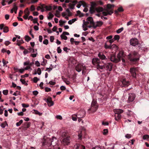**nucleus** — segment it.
<instances>
[{
	"mask_svg": "<svg viewBox=\"0 0 149 149\" xmlns=\"http://www.w3.org/2000/svg\"><path fill=\"white\" fill-rule=\"evenodd\" d=\"M57 140L56 138L55 137H53L52 140L49 138H47V139H44V141L42 143V146H44L45 145L48 146H49L51 145H52L53 146H54L57 144Z\"/></svg>",
	"mask_w": 149,
	"mask_h": 149,
	"instance_id": "nucleus-1",
	"label": "nucleus"
},
{
	"mask_svg": "<svg viewBox=\"0 0 149 149\" xmlns=\"http://www.w3.org/2000/svg\"><path fill=\"white\" fill-rule=\"evenodd\" d=\"M83 24L82 25L83 29L84 31H86L87 30V28H86V26H87L88 25H93V19L91 17H89L86 19V21L85 20H83Z\"/></svg>",
	"mask_w": 149,
	"mask_h": 149,
	"instance_id": "nucleus-2",
	"label": "nucleus"
},
{
	"mask_svg": "<svg viewBox=\"0 0 149 149\" xmlns=\"http://www.w3.org/2000/svg\"><path fill=\"white\" fill-rule=\"evenodd\" d=\"M114 6L113 5L110 4H107V8L102 12L103 15L105 16L107 15H111L113 13V11L112 10L110 9L111 8H113Z\"/></svg>",
	"mask_w": 149,
	"mask_h": 149,
	"instance_id": "nucleus-3",
	"label": "nucleus"
},
{
	"mask_svg": "<svg viewBox=\"0 0 149 149\" xmlns=\"http://www.w3.org/2000/svg\"><path fill=\"white\" fill-rule=\"evenodd\" d=\"M138 54V53L135 51L132 52L128 55V57L130 61L132 62H136L139 60V58H136L134 57Z\"/></svg>",
	"mask_w": 149,
	"mask_h": 149,
	"instance_id": "nucleus-4",
	"label": "nucleus"
},
{
	"mask_svg": "<svg viewBox=\"0 0 149 149\" xmlns=\"http://www.w3.org/2000/svg\"><path fill=\"white\" fill-rule=\"evenodd\" d=\"M98 106L96 101L93 100L91 103V107L89 109L91 111L92 113L95 112L98 108Z\"/></svg>",
	"mask_w": 149,
	"mask_h": 149,
	"instance_id": "nucleus-5",
	"label": "nucleus"
},
{
	"mask_svg": "<svg viewBox=\"0 0 149 149\" xmlns=\"http://www.w3.org/2000/svg\"><path fill=\"white\" fill-rule=\"evenodd\" d=\"M110 59L111 61L115 63H118L120 61V59H118L117 58V56L116 57V55L114 54L111 55Z\"/></svg>",
	"mask_w": 149,
	"mask_h": 149,
	"instance_id": "nucleus-6",
	"label": "nucleus"
},
{
	"mask_svg": "<svg viewBox=\"0 0 149 149\" xmlns=\"http://www.w3.org/2000/svg\"><path fill=\"white\" fill-rule=\"evenodd\" d=\"M97 6V4L94 2L91 3V7L90 8V12L91 13H93L95 12V7Z\"/></svg>",
	"mask_w": 149,
	"mask_h": 149,
	"instance_id": "nucleus-7",
	"label": "nucleus"
},
{
	"mask_svg": "<svg viewBox=\"0 0 149 149\" xmlns=\"http://www.w3.org/2000/svg\"><path fill=\"white\" fill-rule=\"evenodd\" d=\"M129 96L128 100H127V102L128 103H130V102L133 101L135 97V94L132 93H130L129 94Z\"/></svg>",
	"mask_w": 149,
	"mask_h": 149,
	"instance_id": "nucleus-8",
	"label": "nucleus"
},
{
	"mask_svg": "<svg viewBox=\"0 0 149 149\" xmlns=\"http://www.w3.org/2000/svg\"><path fill=\"white\" fill-rule=\"evenodd\" d=\"M92 63L96 67L101 63L99 59L98 58H93L92 59Z\"/></svg>",
	"mask_w": 149,
	"mask_h": 149,
	"instance_id": "nucleus-9",
	"label": "nucleus"
},
{
	"mask_svg": "<svg viewBox=\"0 0 149 149\" xmlns=\"http://www.w3.org/2000/svg\"><path fill=\"white\" fill-rule=\"evenodd\" d=\"M130 44L133 46H135L138 44V40L136 38H132L130 40Z\"/></svg>",
	"mask_w": 149,
	"mask_h": 149,
	"instance_id": "nucleus-10",
	"label": "nucleus"
},
{
	"mask_svg": "<svg viewBox=\"0 0 149 149\" xmlns=\"http://www.w3.org/2000/svg\"><path fill=\"white\" fill-rule=\"evenodd\" d=\"M103 22L102 21H97L96 22H93V28L95 29L97 27H100L103 24Z\"/></svg>",
	"mask_w": 149,
	"mask_h": 149,
	"instance_id": "nucleus-11",
	"label": "nucleus"
},
{
	"mask_svg": "<svg viewBox=\"0 0 149 149\" xmlns=\"http://www.w3.org/2000/svg\"><path fill=\"white\" fill-rule=\"evenodd\" d=\"M117 56V58H118V59H120V61L121 58H125V57L126 55L123 51H120L118 53Z\"/></svg>",
	"mask_w": 149,
	"mask_h": 149,
	"instance_id": "nucleus-12",
	"label": "nucleus"
},
{
	"mask_svg": "<svg viewBox=\"0 0 149 149\" xmlns=\"http://www.w3.org/2000/svg\"><path fill=\"white\" fill-rule=\"evenodd\" d=\"M136 68H131L130 69V72L132 76L133 77H136Z\"/></svg>",
	"mask_w": 149,
	"mask_h": 149,
	"instance_id": "nucleus-13",
	"label": "nucleus"
},
{
	"mask_svg": "<svg viewBox=\"0 0 149 149\" xmlns=\"http://www.w3.org/2000/svg\"><path fill=\"white\" fill-rule=\"evenodd\" d=\"M104 66L105 68H106L107 70L111 71L112 70L113 65L111 63H108Z\"/></svg>",
	"mask_w": 149,
	"mask_h": 149,
	"instance_id": "nucleus-14",
	"label": "nucleus"
},
{
	"mask_svg": "<svg viewBox=\"0 0 149 149\" xmlns=\"http://www.w3.org/2000/svg\"><path fill=\"white\" fill-rule=\"evenodd\" d=\"M122 83L123 86L125 87H127L130 84V82L126 79H124L122 80Z\"/></svg>",
	"mask_w": 149,
	"mask_h": 149,
	"instance_id": "nucleus-15",
	"label": "nucleus"
},
{
	"mask_svg": "<svg viewBox=\"0 0 149 149\" xmlns=\"http://www.w3.org/2000/svg\"><path fill=\"white\" fill-rule=\"evenodd\" d=\"M85 115L84 111H81L79 112L77 114L75 115L78 118H81L84 117Z\"/></svg>",
	"mask_w": 149,
	"mask_h": 149,
	"instance_id": "nucleus-16",
	"label": "nucleus"
},
{
	"mask_svg": "<svg viewBox=\"0 0 149 149\" xmlns=\"http://www.w3.org/2000/svg\"><path fill=\"white\" fill-rule=\"evenodd\" d=\"M70 143V137L64 138L63 140V143L64 145H68Z\"/></svg>",
	"mask_w": 149,
	"mask_h": 149,
	"instance_id": "nucleus-17",
	"label": "nucleus"
},
{
	"mask_svg": "<svg viewBox=\"0 0 149 149\" xmlns=\"http://www.w3.org/2000/svg\"><path fill=\"white\" fill-rule=\"evenodd\" d=\"M71 1L72 2L70 3L69 5V8L71 9H73L74 6L77 2V0H74L73 1Z\"/></svg>",
	"mask_w": 149,
	"mask_h": 149,
	"instance_id": "nucleus-18",
	"label": "nucleus"
},
{
	"mask_svg": "<svg viewBox=\"0 0 149 149\" xmlns=\"http://www.w3.org/2000/svg\"><path fill=\"white\" fill-rule=\"evenodd\" d=\"M47 102L48 103L49 106L51 107L54 105V102L52 101V98L50 97H48L47 100Z\"/></svg>",
	"mask_w": 149,
	"mask_h": 149,
	"instance_id": "nucleus-19",
	"label": "nucleus"
},
{
	"mask_svg": "<svg viewBox=\"0 0 149 149\" xmlns=\"http://www.w3.org/2000/svg\"><path fill=\"white\" fill-rule=\"evenodd\" d=\"M82 67H83V64H78L76 67V70L78 72H79L81 71Z\"/></svg>",
	"mask_w": 149,
	"mask_h": 149,
	"instance_id": "nucleus-20",
	"label": "nucleus"
},
{
	"mask_svg": "<svg viewBox=\"0 0 149 149\" xmlns=\"http://www.w3.org/2000/svg\"><path fill=\"white\" fill-rule=\"evenodd\" d=\"M114 112L115 114H120L123 112V110L119 109H116L114 110Z\"/></svg>",
	"mask_w": 149,
	"mask_h": 149,
	"instance_id": "nucleus-21",
	"label": "nucleus"
},
{
	"mask_svg": "<svg viewBox=\"0 0 149 149\" xmlns=\"http://www.w3.org/2000/svg\"><path fill=\"white\" fill-rule=\"evenodd\" d=\"M98 57L102 60H104L106 58V56L100 52L98 54Z\"/></svg>",
	"mask_w": 149,
	"mask_h": 149,
	"instance_id": "nucleus-22",
	"label": "nucleus"
},
{
	"mask_svg": "<svg viewBox=\"0 0 149 149\" xmlns=\"http://www.w3.org/2000/svg\"><path fill=\"white\" fill-rule=\"evenodd\" d=\"M115 119L116 120H118L121 118V115L120 114H115Z\"/></svg>",
	"mask_w": 149,
	"mask_h": 149,
	"instance_id": "nucleus-23",
	"label": "nucleus"
},
{
	"mask_svg": "<svg viewBox=\"0 0 149 149\" xmlns=\"http://www.w3.org/2000/svg\"><path fill=\"white\" fill-rule=\"evenodd\" d=\"M118 47L115 44H113L112 45H111L110 49H112L115 51L118 50Z\"/></svg>",
	"mask_w": 149,
	"mask_h": 149,
	"instance_id": "nucleus-24",
	"label": "nucleus"
},
{
	"mask_svg": "<svg viewBox=\"0 0 149 149\" xmlns=\"http://www.w3.org/2000/svg\"><path fill=\"white\" fill-rule=\"evenodd\" d=\"M100 64H99V65H97L96 67L97 69L100 70L105 68L104 65H100Z\"/></svg>",
	"mask_w": 149,
	"mask_h": 149,
	"instance_id": "nucleus-25",
	"label": "nucleus"
},
{
	"mask_svg": "<svg viewBox=\"0 0 149 149\" xmlns=\"http://www.w3.org/2000/svg\"><path fill=\"white\" fill-rule=\"evenodd\" d=\"M103 8L102 7H98L95 8V12L97 11V12H102L103 11Z\"/></svg>",
	"mask_w": 149,
	"mask_h": 149,
	"instance_id": "nucleus-26",
	"label": "nucleus"
},
{
	"mask_svg": "<svg viewBox=\"0 0 149 149\" xmlns=\"http://www.w3.org/2000/svg\"><path fill=\"white\" fill-rule=\"evenodd\" d=\"M33 63H30L29 60H28L27 61L25 62L24 63V65H32Z\"/></svg>",
	"mask_w": 149,
	"mask_h": 149,
	"instance_id": "nucleus-27",
	"label": "nucleus"
},
{
	"mask_svg": "<svg viewBox=\"0 0 149 149\" xmlns=\"http://www.w3.org/2000/svg\"><path fill=\"white\" fill-rule=\"evenodd\" d=\"M77 20V19L76 18H74L72 19V20H70L68 21V24H71L76 21Z\"/></svg>",
	"mask_w": 149,
	"mask_h": 149,
	"instance_id": "nucleus-28",
	"label": "nucleus"
},
{
	"mask_svg": "<svg viewBox=\"0 0 149 149\" xmlns=\"http://www.w3.org/2000/svg\"><path fill=\"white\" fill-rule=\"evenodd\" d=\"M54 16V15L51 13L49 12V16H47L48 19H52Z\"/></svg>",
	"mask_w": 149,
	"mask_h": 149,
	"instance_id": "nucleus-29",
	"label": "nucleus"
},
{
	"mask_svg": "<svg viewBox=\"0 0 149 149\" xmlns=\"http://www.w3.org/2000/svg\"><path fill=\"white\" fill-rule=\"evenodd\" d=\"M25 15H29L30 14V12L29 11L28 8H26L24 11Z\"/></svg>",
	"mask_w": 149,
	"mask_h": 149,
	"instance_id": "nucleus-30",
	"label": "nucleus"
},
{
	"mask_svg": "<svg viewBox=\"0 0 149 149\" xmlns=\"http://www.w3.org/2000/svg\"><path fill=\"white\" fill-rule=\"evenodd\" d=\"M41 7L43 8H45L47 10H50L51 9V7H48L47 6H45V5L43 4L42 5Z\"/></svg>",
	"mask_w": 149,
	"mask_h": 149,
	"instance_id": "nucleus-31",
	"label": "nucleus"
},
{
	"mask_svg": "<svg viewBox=\"0 0 149 149\" xmlns=\"http://www.w3.org/2000/svg\"><path fill=\"white\" fill-rule=\"evenodd\" d=\"M6 125H8L6 121H5L4 123H1V126L2 128H4Z\"/></svg>",
	"mask_w": 149,
	"mask_h": 149,
	"instance_id": "nucleus-32",
	"label": "nucleus"
},
{
	"mask_svg": "<svg viewBox=\"0 0 149 149\" xmlns=\"http://www.w3.org/2000/svg\"><path fill=\"white\" fill-rule=\"evenodd\" d=\"M124 10L123 8L122 7H120L118 9V10H115V13H117L118 12H123Z\"/></svg>",
	"mask_w": 149,
	"mask_h": 149,
	"instance_id": "nucleus-33",
	"label": "nucleus"
},
{
	"mask_svg": "<svg viewBox=\"0 0 149 149\" xmlns=\"http://www.w3.org/2000/svg\"><path fill=\"white\" fill-rule=\"evenodd\" d=\"M36 51L35 52V53L34 54H31L30 56L33 57L35 58L36 57L37 55L38 54V53L37 52V50L36 49Z\"/></svg>",
	"mask_w": 149,
	"mask_h": 149,
	"instance_id": "nucleus-34",
	"label": "nucleus"
},
{
	"mask_svg": "<svg viewBox=\"0 0 149 149\" xmlns=\"http://www.w3.org/2000/svg\"><path fill=\"white\" fill-rule=\"evenodd\" d=\"M3 30V32L5 33H7L9 31V28L7 26H5Z\"/></svg>",
	"mask_w": 149,
	"mask_h": 149,
	"instance_id": "nucleus-35",
	"label": "nucleus"
},
{
	"mask_svg": "<svg viewBox=\"0 0 149 149\" xmlns=\"http://www.w3.org/2000/svg\"><path fill=\"white\" fill-rule=\"evenodd\" d=\"M149 138V135L148 134H145L143 136V140H148Z\"/></svg>",
	"mask_w": 149,
	"mask_h": 149,
	"instance_id": "nucleus-36",
	"label": "nucleus"
},
{
	"mask_svg": "<svg viewBox=\"0 0 149 149\" xmlns=\"http://www.w3.org/2000/svg\"><path fill=\"white\" fill-rule=\"evenodd\" d=\"M30 125V123L29 122H26L24 124V127L26 128H28Z\"/></svg>",
	"mask_w": 149,
	"mask_h": 149,
	"instance_id": "nucleus-37",
	"label": "nucleus"
},
{
	"mask_svg": "<svg viewBox=\"0 0 149 149\" xmlns=\"http://www.w3.org/2000/svg\"><path fill=\"white\" fill-rule=\"evenodd\" d=\"M61 37L62 39L65 40L67 39V37L63 33L61 35Z\"/></svg>",
	"mask_w": 149,
	"mask_h": 149,
	"instance_id": "nucleus-38",
	"label": "nucleus"
},
{
	"mask_svg": "<svg viewBox=\"0 0 149 149\" xmlns=\"http://www.w3.org/2000/svg\"><path fill=\"white\" fill-rule=\"evenodd\" d=\"M123 28L122 27L117 30L116 31V32L117 33H120L122 31H123Z\"/></svg>",
	"mask_w": 149,
	"mask_h": 149,
	"instance_id": "nucleus-39",
	"label": "nucleus"
},
{
	"mask_svg": "<svg viewBox=\"0 0 149 149\" xmlns=\"http://www.w3.org/2000/svg\"><path fill=\"white\" fill-rule=\"evenodd\" d=\"M120 39V36L118 35H115L113 39L114 40H118Z\"/></svg>",
	"mask_w": 149,
	"mask_h": 149,
	"instance_id": "nucleus-40",
	"label": "nucleus"
},
{
	"mask_svg": "<svg viewBox=\"0 0 149 149\" xmlns=\"http://www.w3.org/2000/svg\"><path fill=\"white\" fill-rule=\"evenodd\" d=\"M20 81L21 82L22 84H25L26 86L28 85L27 83L26 82V81L25 80L21 79H20Z\"/></svg>",
	"mask_w": 149,
	"mask_h": 149,
	"instance_id": "nucleus-41",
	"label": "nucleus"
},
{
	"mask_svg": "<svg viewBox=\"0 0 149 149\" xmlns=\"http://www.w3.org/2000/svg\"><path fill=\"white\" fill-rule=\"evenodd\" d=\"M80 146H81V145L79 144H76L74 145V147L76 149H80Z\"/></svg>",
	"mask_w": 149,
	"mask_h": 149,
	"instance_id": "nucleus-42",
	"label": "nucleus"
},
{
	"mask_svg": "<svg viewBox=\"0 0 149 149\" xmlns=\"http://www.w3.org/2000/svg\"><path fill=\"white\" fill-rule=\"evenodd\" d=\"M25 38V40L27 42H29L31 39V38L28 36H26Z\"/></svg>",
	"mask_w": 149,
	"mask_h": 149,
	"instance_id": "nucleus-43",
	"label": "nucleus"
},
{
	"mask_svg": "<svg viewBox=\"0 0 149 149\" xmlns=\"http://www.w3.org/2000/svg\"><path fill=\"white\" fill-rule=\"evenodd\" d=\"M23 122V120H20V121L16 123V125L18 127L20 126L21 124Z\"/></svg>",
	"mask_w": 149,
	"mask_h": 149,
	"instance_id": "nucleus-44",
	"label": "nucleus"
},
{
	"mask_svg": "<svg viewBox=\"0 0 149 149\" xmlns=\"http://www.w3.org/2000/svg\"><path fill=\"white\" fill-rule=\"evenodd\" d=\"M31 2H28L27 3L28 4H29L31 3H36L38 1V0H31Z\"/></svg>",
	"mask_w": 149,
	"mask_h": 149,
	"instance_id": "nucleus-45",
	"label": "nucleus"
},
{
	"mask_svg": "<svg viewBox=\"0 0 149 149\" xmlns=\"http://www.w3.org/2000/svg\"><path fill=\"white\" fill-rule=\"evenodd\" d=\"M32 21H33V22L34 23H37L38 25H39V23L38 22V19L37 18H35L34 19H33Z\"/></svg>",
	"mask_w": 149,
	"mask_h": 149,
	"instance_id": "nucleus-46",
	"label": "nucleus"
},
{
	"mask_svg": "<svg viewBox=\"0 0 149 149\" xmlns=\"http://www.w3.org/2000/svg\"><path fill=\"white\" fill-rule=\"evenodd\" d=\"M8 90H4L3 91V93L5 95H7L8 93Z\"/></svg>",
	"mask_w": 149,
	"mask_h": 149,
	"instance_id": "nucleus-47",
	"label": "nucleus"
},
{
	"mask_svg": "<svg viewBox=\"0 0 149 149\" xmlns=\"http://www.w3.org/2000/svg\"><path fill=\"white\" fill-rule=\"evenodd\" d=\"M17 6H16V5L15 3H14V4H13V10L14 11H15V10H17Z\"/></svg>",
	"mask_w": 149,
	"mask_h": 149,
	"instance_id": "nucleus-48",
	"label": "nucleus"
},
{
	"mask_svg": "<svg viewBox=\"0 0 149 149\" xmlns=\"http://www.w3.org/2000/svg\"><path fill=\"white\" fill-rule=\"evenodd\" d=\"M32 65H27L26 67L24 69L25 70H27L29 69H31V70H32V69L31 68V67Z\"/></svg>",
	"mask_w": 149,
	"mask_h": 149,
	"instance_id": "nucleus-49",
	"label": "nucleus"
},
{
	"mask_svg": "<svg viewBox=\"0 0 149 149\" xmlns=\"http://www.w3.org/2000/svg\"><path fill=\"white\" fill-rule=\"evenodd\" d=\"M125 137L127 139H130L132 137V135L130 134H127L125 136Z\"/></svg>",
	"mask_w": 149,
	"mask_h": 149,
	"instance_id": "nucleus-50",
	"label": "nucleus"
},
{
	"mask_svg": "<svg viewBox=\"0 0 149 149\" xmlns=\"http://www.w3.org/2000/svg\"><path fill=\"white\" fill-rule=\"evenodd\" d=\"M39 80V79H38L37 77H34L33 79V81L34 83H36Z\"/></svg>",
	"mask_w": 149,
	"mask_h": 149,
	"instance_id": "nucleus-51",
	"label": "nucleus"
},
{
	"mask_svg": "<svg viewBox=\"0 0 149 149\" xmlns=\"http://www.w3.org/2000/svg\"><path fill=\"white\" fill-rule=\"evenodd\" d=\"M37 74L39 75H40L41 73V69L40 68H38L37 70Z\"/></svg>",
	"mask_w": 149,
	"mask_h": 149,
	"instance_id": "nucleus-52",
	"label": "nucleus"
},
{
	"mask_svg": "<svg viewBox=\"0 0 149 149\" xmlns=\"http://www.w3.org/2000/svg\"><path fill=\"white\" fill-rule=\"evenodd\" d=\"M5 27L4 25L3 24H0V30H1L3 29Z\"/></svg>",
	"mask_w": 149,
	"mask_h": 149,
	"instance_id": "nucleus-53",
	"label": "nucleus"
},
{
	"mask_svg": "<svg viewBox=\"0 0 149 149\" xmlns=\"http://www.w3.org/2000/svg\"><path fill=\"white\" fill-rule=\"evenodd\" d=\"M111 45H107L106 43H105L104 44V47L106 49H109L110 48Z\"/></svg>",
	"mask_w": 149,
	"mask_h": 149,
	"instance_id": "nucleus-54",
	"label": "nucleus"
},
{
	"mask_svg": "<svg viewBox=\"0 0 149 149\" xmlns=\"http://www.w3.org/2000/svg\"><path fill=\"white\" fill-rule=\"evenodd\" d=\"M56 118L60 120H62L63 119L61 115H57L56 116Z\"/></svg>",
	"mask_w": 149,
	"mask_h": 149,
	"instance_id": "nucleus-55",
	"label": "nucleus"
},
{
	"mask_svg": "<svg viewBox=\"0 0 149 149\" xmlns=\"http://www.w3.org/2000/svg\"><path fill=\"white\" fill-rule=\"evenodd\" d=\"M43 59V61H42V63L41 64V65H45L47 63V61L46 60H45L44 59Z\"/></svg>",
	"mask_w": 149,
	"mask_h": 149,
	"instance_id": "nucleus-56",
	"label": "nucleus"
},
{
	"mask_svg": "<svg viewBox=\"0 0 149 149\" xmlns=\"http://www.w3.org/2000/svg\"><path fill=\"white\" fill-rule=\"evenodd\" d=\"M6 2H7V1L6 0H2L1 2V4L3 6H4L6 5V4L5 3Z\"/></svg>",
	"mask_w": 149,
	"mask_h": 149,
	"instance_id": "nucleus-57",
	"label": "nucleus"
},
{
	"mask_svg": "<svg viewBox=\"0 0 149 149\" xmlns=\"http://www.w3.org/2000/svg\"><path fill=\"white\" fill-rule=\"evenodd\" d=\"M81 131H79V134L78 135V139H81L82 137V135H81Z\"/></svg>",
	"mask_w": 149,
	"mask_h": 149,
	"instance_id": "nucleus-58",
	"label": "nucleus"
},
{
	"mask_svg": "<svg viewBox=\"0 0 149 149\" xmlns=\"http://www.w3.org/2000/svg\"><path fill=\"white\" fill-rule=\"evenodd\" d=\"M35 64L38 67H39L40 66V64L39 62L38 61H37L35 62Z\"/></svg>",
	"mask_w": 149,
	"mask_h": 149,
	"instance_id": "nucleus-59",
	"label": "nucleus"
},
{
	"mask_svg": "<svg viewBox=\"0 0 149 149\" xmlns=\"http://www.w3.org/2000/svg\"><path fill=\"white\" fill-rule=\"evenodd\" d=\"M45 90L46 92H49L51 91V89L50 88L46 87L45 88Z\"/></svg>",
	"mask_w": 149,
	"mask_h": 149,
	"instance_id": "nucleus-60",
	"label": "nucleus"
},
{
	"mask_svg": "<svg viewBox=\"0 0 149 149\" xmlns=\"http://www.w3.org/2000/svg\"><path fill=\"white\" fill-rule=\"evenodd\" d=\"M43 43L46 45H47L48 43V41L47 39H45L43 41Z\"/></svg>",
	"mask_w": 149,
	"mask_h": 149,
	"instance_id": "nucleus-61",
	"label": "nucleus"
},
{
	"mask_svg": "<svg viewBox=\"0 0 149 149\" xmlns=\"http://www.w3.org/2000/svg\"><path fill=\"white\" fill-rule=\"evenodd\" d=\"M29 53L28 50L26 49H25L23 52V54L24 55H26L28 53Z\"/></svg>",
	"mask_w": 149,
	"mask_h": 149,
	"instance_id": "nucleus-62",
	"label": "nucleus"
},
{
	"mask_svg": "<svg viewBox=\"0 0 149 149\" xmlns=\"http://www.w3.org/2000/svg\"><path fill=\"white\" fill-rule=\"evenodd\" d=\"M35 9V7L33 5H31L30 7V10L31 11H34Z\"/></svg>",
	"mask_w": 149,
	"mask_h": 149,
	"instance_id": "nucleus-63",
	"label": "nucleus"
},
{
	"mask_svg": "<svg viewBox=\"0 0 149 149\" xmlns=\"http://www.w3.org/2000/svg\"><path fill=\"white\" fill-rule=\"evenodd\" d=\"M108 132L107 129H104L103 130V134L104 135L106 134Z\"/></svg>",
	"mask_w": 149,
	"mask_h": 149,
	"instance_id": "nucleus-64",
	"label": "nucleus"
}]
</instances>
